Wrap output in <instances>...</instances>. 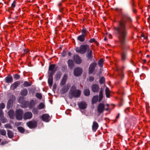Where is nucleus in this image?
Returning a JSON list of instances; mask_svg holds the SVG:
<instances>
[{"mask_svg":"<svg viewBox=\"0 0 150 150\" xmlns=\"http://www.w3.org/2000/svg\"><path fill=\"white\" fill-rule=\"evenodd\" d=\"M121 18L117 21V24L114 26L113 34L119 39L121 44L122 52L120 53L121 61L125 62L127 59V50L129 49V46L126 44V39L128 36V29L127 26V22L132 23L130 16L127 13H121Z\"/></svg>","mask_w":150,"mask_h":150,"instance_id":"f257e3e1","label":"nucleus"},{"mask_svg":"<svg viewBox=\"0 0 150 150\" xmlns=\"http://www.w3.org/2000/svg\"><path fill=\"white\" fill-rule=\"evenodd\" d=\"M81 93V91L77 90L76 87L73 86L69 90V98L70 99H71L73 97L78 98L80 96Z\"/></svg>","mask_w":150,"mask_h":150,"instance_id":"f03ea898","label":"nucleus"},{"mask_svg":"<svg viewBox=\"0 0 150 150\" xmlns=\"http://www.w3.org/2000/svg\"><path fill=\"white\" fill-rule=\"evenodd\" d=\"M103 89L102 88L99 92L98 96V95L94 96L91 100L92 104L93 105L96 104L98 101L100 102L103 99Z\"/></svg>","mask_w":150,"mask_h":150,"instance_id":"7ed1b4c3","label":"nucleus"},{"mask_svg":"<svg viewBox=\"0 0 150 150\" xmlns=\"http://www.w3.org/2000/svg\"><path fill=\"white\" fill-rule=\"evenodd\" d=\"M90 49L89 46L88 45H81L79 48L78 47H76L75 50L77 53H80L81 54H83Z\"/></svg>","mask_w":150,"mask_h":150,"instance_id":"20e7f679","label":"nucleus"},{"mask_svg":"<svg viewBox=\"0 0 150 150\" xmlns=\"http://www.w3.org/2000/svg\"><path fill=\"white\" fill-rule=\"evenodd\" d=\"M81 35L77 37V40L80 42H82L85 41V36L87 35L88 32L86 28H84L81 30Z\"/></svg>","mask_w":150,"mask_h":150,"instance_id":"39448f33","label":"nucleus"},{"mask_svg":"<svg viewBox=\"0 0 150 150\" xmlns=\"http://www.w3.org/2000/svg\"><path fill=\"white\" fill-rule=\"evenodd\" d=\"M23 111L21 109L17 110L16 112V117L18 120H21L23 118Z\"/></svg>","mask_w":150,"mask_h":150,"instance_id":"423d86ee","label":"nucleus"},{"mask_svg":"<svg viewBox=\"0 0 150 150\" xmlns=\"http://www.w3.org/2000/svg\"><path fill=\"white\" fill-rule=\"evenodd\" d=\"M26 125L30 129L35 128L37 126V122L36 121H30L26 123Z\"/></svg>","mask_w":150,"mask_h":150,"instance_id":"0eeeda50","label":"nucleus"},{"mask_svg":"<svg viewBox=\"0 0 150 150\" xmlns=\"http://www.w3.org/2000/svg\"><path fill=\"white\" fill-rule=\"evenodd\" d=\"M97 65V63L94 62L90 64L89 67L88 71V73L89 74H91L93 73Z\"/></svg>","mask_w":150,"mask_h":150,"instance_id":"6e6552de","label":"nucleus"},{"mask_svg":"<svg viewBox=\"0 0 150 150\" xmlns=\"http://www.w3.org/2000/svg\"><path fill=\"white\" fill-rule=\"evenodd\" d=\"M105 105L103 103H100L97 107V111L100 114L103 113L105 110Z\"/></svg>","mask_w":150,"mask_h":150,"instance_id":"1a4fd4ad","label":"nucleus"},{"mask_svg":"<svg viewBox=\"0 0 150 150\" xmlns=\"http://www.w3.org/2000/svg\"><path fill=\"white\" fill-rule=\"evenodd\" d=\"M82 73V70L80 67L75 68L74 71V76H80Z\"/></svg>","mask_w":150,"mask_h":150,"instance_id":"9d476101","label":"nucleus"},{"mask_svg":"<svg viewBox=\"0 0 150 150\" xmlns=\"http://www.w3.org/2000/svg\"><path fill=\"white\" fill-rule=\"evenodd\" d=\"M73 59L74 62L76 64H80L82 62V60L80 57L77 54L74 55Z\"/></svg>","mask_w":150,"mask_h":150,"instance_id":"9b49d317","label":"nucleus"},{"mask_svg":"<svg viewBox=\"0 0 150 150\" xmlns=\"http://www.w3.org/2000/svg\"><path fill=\"white\" fill-rule=\"evenodd\" d=\"M79 108L81 110H83L86 109L87 106V103L84 101H81L78 103Z\"/></svg>","mask_w":150,"mask_h":150,"instance_id":"f8f14e48","label":"nucleus"},{"mask_svg":"<svg viewBox=\"0 0 150 150\" xmlns=\"http://www.w3.org/2000/svg\"><path fill=\"white\" fill-rule=\"evenodd\" d=\"M21 83L22 82H21L20 81H18L14 82L11 86V89L12 90H14L17 88L18 86H19Z\"/></svg>","mask_w":150,"mask_h":150,"instance_id":"ddd939ff","label":"nucleus"},{"mask_svg":"<svg viewBox=\"0 0 150 150\" xmlns=\"http://www.w3.org/2000/svg\"><path fill=\"white\" fill-rule=\"evenodd\" d=\"M33 114L31 112H25L23 115V118L24 119L26 120L31 118Z\"/></svg>","mask_w":150,"mask_h":150,"instance_id":"4468645a","label":"nucleus"},{"mask_svg":"<svg viewBox=\"0 0 150 150\" xmlns=\"http://www.w3.org/2000/svg\"><path fill=\"white\" fill-rule=\"evenodd\" d=\"M67 74H64L62 77L60 83V84L61 86H63L65 84L67 80Z\"/></svg>","mask_w":150,"mask_h":150,"instance_id":"2eb2a0df","label":"nucleus"},{"mask_svg":"<svg viewBox=\"0 0 150 150\" xmlns=\"http://www.w3.org/2000/svg\"><path fill=\"white\" fill-rule=\"evenodd\" d=\"M86 57L88 60L92 61L93 57V52L90 49L87 52Z\"/></svg>","mask_w":150,"mask_h":150,"instance_id":"dca6fc26","label":"nucleus"},{"mask_svg":"<svg viewBox=\"0 0 150 150\" xmlns=\"http://www.w3.org/2000/svg\"><path fill=\"white\" fill-rule=\"evenodd\" d=\"M91 90L93 92L96 93L98 92L99 89V87L98 85L93 84L91 86Z\"/></svg>","mask_w":150,"mask_h":150,"instance_id":"f3484780","label":"nucleus"},{"mask_svg":"<svg viewBox=\"0 0 150 150\" xmlns=\"http://www.w3.org/2000/svg\"><path fill=\"white\" fill-rule=\"evenodd\" d=\"M50 116L48 114H44L42 115V120L45 122H48L50 121Z\"/></svg>","mask_w":150,"mask_h":150,"instance_id":"a211bd4d","label":"nucleus"},{"mask_svg":"<svg viewBox=\"0 0 150 150\" xmlns=\"http://www.w3.org/2000/svg\"><path fill=\"white\" fill-rule=\"evenodd\" d=\"M69 87L68 85L64 86L60 90L61 93L64 94L66 93L69 90Z\"/></svg>","mask_w":150,"mask_h":150,"instance_id":"6ab92c4d","label":"nucleus"},{"mask_svg":"<svg viewBox=\"0 0 150 150\" xmlns=\"http://www.w3.org/2000/svg\"><path fill=\"white\" fill-rule=\"evenodd\" d=\"M19 102L21 104V107L22 108H27L28 106V103L27 102L24 101L23 100H19Z\"/></svg>","mask_w":150,"mask_h":150,"instance_id":"aec40b11","label":"nucleus"},{"mask_svg":"<svg viewBox=\"0 0 150 150\" xmlns=\"http://www.w3.org/2000/svg\"><path fill=\"white\" fill-rule=\"evenodd\" d=\"M99 125L98 124L96 121H94L92 125V129L93 132H95L97 129Z\"/></svg>","mask_w":150,"mask_h":150,"instance_id":"412c9836","label":"nucleus"},{"mask_svg":"<svg viewBox=\"0 0 150 150\" xmlns=\"http://www.w3.org/2000/svg\"><path fill=\"white\" fill-rule=\"evenodd\" d=\"M6 82L8 83H11L13 82V78L11 75H8L5 78Z\"/></svg>","mask_w":150,"mask_h":150,"instance_id":"4be33fe9","label":"nucleus"},{"mask_svg":"<svg viewBox=\"0 0 150 150\" xmlns=\"http://www.w3.org/2000/svg\"><path fill=\"white\" fill-rule=\"evenodd\" d=\"M68 66L70 69H72L74 66V62L72 59H69L68 60Z\"/></svg>","mask_w":150,"mask_h":150,"instance_id":"5701e85b","label":"nucleus"},{"mask_svg":"<svg viewBox=\"0 0 150 150\" xmlns=\"http://www.w3.org/2000/svg\"><path fill=\"white\" fill-rule=\"evenodd\" d=\"M55 66L56 65L54 64L50 65L49 67L48 71H54L55 70V71H56L57 70L58 67H57L56 68H55Z\"/></svg>","mask_w":150,"mask_h":150,"instance_id":"b1692460","label":"nucleus"},{"mask_svg":"<svg viewBox=\"0 0 150 150\" xmlns=\"http://www.w3.org/2000/svg\"><path fill=\"white\" fill-rule=\"evenodd\" d=\"M62 75V73L60 71L57 72L55 76L54 79L56 81L59 80L61 78Z\"/></svg>","mask_w":150,"mask_h":150,"instance_id":"393cba45","label":"nucleus"},{"mask_svg":"<svg viewBox=\"0 0 150 150\" xmlns=\"http://www.w3.org/2000/svg\"><path fill=\"white\" fill-rule=\"evenodd\" d=\"M28 93L27 89L26 88H24L21 91L20 95L22 96H25L27 95Z\"/></svg>","mask_w":150,"mask_h":150,"instance_id":"a878e982","label":"nucleus"},{"mask_svg":"<svg viewBox=\"0 0 150 150\" xmlns=\"http://www.w3.org/2000/svg\"><path fill=\"white\" fill-rule=\"evenodd\" d=\"M8 115L10 119H13L14 118V112L13 110H10L8 112Z\"/></svg>","mask_w":150,"mask_h":150,"instance_id":"bb28decb","label":"nucleus"},{"mask_svg":"<svg viewBox=\"0 0 150 150\" xmlns=\"http://www.w3.org/2000/svg\"><path fill=\"white\" fill-rule=\"evenodd\" d=\"M7 135L8 137L9 138H12L14 136L13 132L9 130H7Z\"/></svg>","mask_w":150,"mask_h":150,"instance_id":"cd10ccee","label":"nucleus"},{"mask_svg":"<svg viewBox=\"0 0 150 150\" xmlns=\"http://www.w3.org/2000/svg\"><path fill=\"white\" fill-rule=\"evenodd\" d=\"M31 85V84H30L27 81H25L23 83L21 84V86L22 88H23V87H27Z\"/></svg>","mask_w":150,"mask_h":150,"instance_id":"c85d7f7f","label":"nucleus"},{"mask_svg":"<svg viewBox=\"0 0 150 150\" xmlns=\"http://www.w3.org/2000/svg\"><path fill=\"white\" fill-rule=\"evenodd\" d=\"M84 94L85 96H88L90 95V91L88 88L85 89L83 91Z\"/></svg>","mask_w":150,"mask_h":150,"instance_id":"c756f323","label":"nucleus"},{"mask_svg":"<svg viewBox=\"0 0 150 150\" xmlns=\"http://www.w3.org/2000/svg\"><path fill=\"white\" fill-rule=\"evenodd\" d=\"M53 78L49 77L48 80V83L49 84V86L50 87H51L52 86L53 83Z\"/></svg>","mask_w":150,"mask_h":150,"instance_id":"7c9ffc66","label":"nucleus"},{"mask_svg":"<svg viewBox=\"0 0 150 150\" xmlns=\"http://www.w3.org/2000/svg\"><path fill=\"white\" fill-rule=\"evenodd\" d=\"M110 90L109 88L108 87H106L105 89V93L107 98H109L110 97Z\"/></svg>","mask_w":150,"mask_h":150,"instance_id":"2f4dec72","label":"nucleus"},{"mask_svg":"<svg viewBox=\"0 0 150 150\" xmlns=\"http://www.w3.org/2000/svg\"><path fill=\"white\" fill-rule=\"evenodd\" d=\"M134 0H131V1L129 2V3L131 4H132V9L134 13H136L137 12V10L136 9H134L133 8V7L134 6H135V5L134 4Z\"/></svg>","mask_w":150,"mask_h":150,"instance_id":"473e14b6","label":"nucleus"},{"mask_svg":"<svg viewBox=\"0 0 150 150\" xmlns=\"http://www.w3.org/2000/svg\"><path fill=\"white\" fill-rule=\"evenodd\" d=\"M104 62V59H100L98 62V64L99 66L101 67H102L103 66V64Z\"/></svg>","mask_w":150,"mask_h":150,"instance_id":"72a5a7b5","label":"nucleus"},{"mask_svg":"<svg viewBox=\"0 0 150 150\" xmlns=\"http://www.w3.org/2000/svg\"><path fill=\"white\" fill-rule=\"evenodd\" d=\"M56 71L55 70L54 71H48V73L49 77L53 78V76Z\"/></svg>","mask_w":150,"mask_h":150,"instance_id":"f704fd0d","label":"nucleus"},{"mask_svg":"<svg viewBox=\"0 0 150 150\" xmlns=\"http://www.w3.org/2000/svg\"><path fill=\"white\" fill-rule=\"evenodd\" d=\"M17 129L21 133H23L25 132L24 129L22 127H18Z\"/></svg>","mask_w":150,"mask_h":150,"instance_id":"c9c22d12","label":"nucleus"},{"mask_svg":"<svg viewBox=\"0 0 150 150\" xmlns=\"http://www.w3.org/2000/svg\"><path fill=\"white\" fill-rule=\"evenodd\" d=\"M12 100H9L7 102V108L8 109H9L12 106V104L11 103Z\"/></svg>","mask_w":150,"mask_h":150,"instance_id":"e433bc0d","label":"nucleus"},{"mask_svg":"<svg viewBox=\"0 0 150 150\" xmlns=\"http://www.w3.org/2000/svg\"><path fill=\"white\" fill-rule=\"evenodd\" d=\"M35 105V104L34 103V101L33 100H31L28 105L29 107L30 108H32L33 107V106Z\"/></svg>","mask_w":150,"mask_h":150,"instance_id":"4c0bfd02","label":"nucleus"},{"mask_svg":"<svg viewBox=\"0 0 150 150\" xmlns=\"http://www.w3.org/2000/svg\"><path fill=\"white\" fill-rule=\"evenodd\" d=\"M1 117L0 120L2 123H4L7 122V119L5 117H2V116Z\"/></svg>","mask_w":150,"mask_h":150,"instance_id":"58836bf2","label":"nucleus"},{"mask_svg":"<svg viewBox=\"0 0 150 150\" xmlns=\"http://www.w3.org/2000/svg\"><path fill=\"white\" fill-rule=\"evenodd\" d=\"M45 107V105L42 103H41L38 106V108L39 109H41Z\"/></svg>","mask_w":150,"mask_h":150,"instance_id":"ea45409f","label":"nucleus"},{"mask_svg":"<svg viewBox=\"0 0 150 150\" xmlns=\"http://www.w3.org/2000/svg\"><path fill=\"white\" fill-rule=\"evenodd\" d=\"M0 133L2 135L5 136L6 135V131L4 129H0Z\"/></svg>","mask_w":150,"mask_h":150,"instance_id":"a19ab883","label":"nucleus"},{"mask_svg":"<svg viewBox=\"0 0 150 150\" xmlns=\"http://www.w3.org/2000/svg\"><path fill=\"white\" fill-rule=\"evenodd\" d=\"M35 96L40 99H41L42 98V94L38 93H36L35 94Z\"/></svg>","mask_w":150,"mask_h":150,"instance_id":"79ce46f5","label":"nucleus"},{"mask_svg":"<svg viewBox=\"0 0 150 150\" xmlns=\"http://www.w3.org/2000/svg\"><path fill=\"white\" fill-rule=\"evenodd\" d=\"M105 82V79L104 77H102L99 79V83L100 84H102Z\"/></svg>","mask_w":150,"mask_h":150,"instance_id":"37998d69","label":"nucleus"},{"mask_svg":"<svg viewBox=\"0 0 150 150\" xmlns=\"http://www.w3.org/2000/svg\"><path fill=\"white\" fill-rule=\"evenodd\" d=\"M32 112L34 114H37L38 113V109L35 108H33Z\"/></svg>","mask_w":150,"mask_h":150,"instance_id":"c03bdc74","label":"nucleus"},{"mask_svg":"<svg viewBox=\"0 0 150 150\" xmlns=\"http://www.w3.org/2000/svg\"><path fill=\"white\" fill-rule=\"evenodd\" d=\"M14 78L16 80H18L20 78V75L17 74H15L13 75Z\"/></svg>","mask_w":150,"mask_h":150,"instance_id":"a18cd8bd","label":"nucleus"},{"mask_svg":"<svg viewBox=\"0 0 150 150\" xmlns=\"http://www.w3.org/2000/svg\"><path fill=\"white\" fill-rule=\"evenodd\" d=\"M16 1H13V3L11 5V7H10L9 8V9L12 8V9H13L14 8H15L16 6Z\"/></svg>","mask_w":150,"mask_h":150,"instance_id":"49530a36","label":"nucleus"},{"mask_svg":"<svg viewBox=\"0 0 150 150\" xmlns=\"http://www.w3.org/2000/svg\"><path fill=\"white\" fill-rule=\"evenodd\" d=\"M4 127L6 128H9L11 129L12 127L9 124H7L4 125Z\"/></svg>","mask_w":150,"mask_h":150,"instance_id":"de8ad7c7","label":"nucleus"},{"mask_svg":"<svg viewBox=\"0 0 150 150\" xmlns=\"http://www.w3.org/2000/svg\"><path fill=\"white\" fill-rule=\"evenodd\" d=\"M94 79V77L93 76H90L89 77V81L91 82L93 81Z\"/></svg>","mask_w":150,"mask_h":150,"instance_id":"09e8293b","label":"nucleus"},{"mask_svg":"<svg viewBox=\"0 0 150 150\" xmlns=\"http://www.w3.org/2000/svg\"><path fill=\"white\" fill-rule=\"evenodd\" d=\"M93 42H94L96 43H97L98 44V43L96 41L95 39L94 38H91L89 41L90 43H92Z\"/></svg>","mask_w":150,"mask_h":150,"instance_id":"8fccbe9b","label":"nucleus"},{"mask_svg":"<svg viewBox=\"0 0 150 150\" xmlns=\"http://www.w3.org/2000/svg\"><path fill=\"white\" fill-rule=\"evenodd\" d=\"M5 107V105L3 103H2L0 104V109H2Z\"/></svg>","mask_w":150,"mask_h":150,"instance_id":"3c124183","label":"nucleus"},{"mask_svg":"<svg viewBox=\"0 0 150 150\" xmlns=\"http://www.w3.org/2000/svg\"><path fill=\"white\" fill-rule=\"evenodd\" d=\"M67 66L66 65H64L62 67V71H65L67 69Z\"/></svg>","mask_w":150,"mask_h":150,"instance_id":"603ef678","label":"nucleus"},{"mask_svg":"<svg viewBox=\"0 0 150 150\" xmlns=\"http://www.w3.org/2000/svg\"><path fill=\"white\" fill-rule=\"evenodd\" d=\"M66 52L64 50L62 53V55L63 57L66 56Z\"/></svg>","mask_w":150,"mask_h":150,"instance_id":"864d4df0","label":"nucleus"},{"mask_svg":"<svg viewBox=\"0 0 150 150\" xmlns=\"http://www.w3.org/2000/svg\"><path fill=\"white\" fill-rule=\"evenodd\" d=\"M4 113L3 112L2 110L1 109H0V117L3 116Z\"/></svg>","mask_w":150,"mask_h":150,"instance_id":"5fc2aeb1","label":"nucleus"},{"mask_svg":"<svg viewBox=\"0 0 150 150\" xmlns=\"http://www.w3.org/2000/svg\"><path fill=\"white\" fill-rule=\"evenodd\" d=\"M6 143H7V142L6 141H3L1 143L0 145H3L5 144H6Z\"/></svg>","mask_w":150,"mask_h":150,"instance_id":"6e6d98bb","label":"nucleus"},{"mask_svg":"<svg viewBox=\"0 0 150 150\" xmlns=\"http://www.w3.org/2000/svg\"><path fill=\"white\" fill-rule=\"evenodd\" d=\"M29 52V50H28V49H26V50H24V52L25 53H28V52Z\"/></svg>","mask_w":150,"mask_h":150,"instance_id":"4d7b16f0","label":"nucleus"},{"mask_svg":"<svg viewBox=\"0 0 150 150\" xmlns=\"http://www.w3.org/2000/svg\"><path fill=\"white\" fill-rule=\"evenodd\" d=\"M115 10L116 11H122V9H118V8H115Z\"/></svg>","mask_w":150,"mask_h":150,"instance_id":"13d9d810","label":"nucleus"},{"mask_svg":"<svg viewBox=\"0 0 150 150\" xmlns=\"http://www.w3.org/2000/svg\"><path fill=\"white\" fill-rule=\"evenodd\" d=\"M120 115V114L119 113H118V115L116 117V119L115 120V121H116V119H117L119 117Z\"/></svg>","mask_w":150,"mask_h":150,"instance_id":"bf43d9fd","label":"nucleus"},{"mask_svg":"<svg viewBox=\"0 0 150 150\" xmlns=\"http://www.w3.org/2000/svg\"><path fill=\"white\" fill-rule=\"evenodd\" d=\"M68 55H69V56H70L71 55V52H68Z\"/></svg>","mask_w":150,"mask_h":150,"instance_id":"052dcab7","label":"nucleus"},{"mask_svg":"<svg viewBox=\"0 0 150 150\" xmlns=\"http://www.w3.org/2000/svg\"><path fill=\"white\" fill-rule=\"evenodd\" d=\"M63 10V9L62 8H60L59 9V11L60 12H62V11Z\"/></svg>","mask_w":150,"mask_h":150,"instance_id":"680f3d73","label":"nucleus"},{"mask_svg":"<svg viewBox=\"0 0 150 150\" xmlns=\"http://www.w3.org/2000/svg\"><path fill=\"white\" fill-rule=\"evenodd\" d=\"M109 38H112V36L110 34H109Z\"/></svg>","mask_w":150,"mask_h":150,"instance_id":"e2e57ef3","label":"nucleus"},{"mask_svg":"<svg viewBox=\"0 0 150 150\" xmlns=\"http://www.w3.org/2000/svg\"><path fill=\"white\" fill-rule=\"evenodd\" d=\"M143 61L144 63H146V60L145 59H144L143 60Z\"/></svg>","mask_w":150,"mask_h":150,"instance_id":"0e129e2a","label":"nucleus"},{"mask_svg":"<svg viewBox=\"0 0 150 150\" xmlns=\"http://www.w3.org/2000/svg\"><path fill=\"white\" fill-rule=\"evenodd\" d=\"M105 110H106V111H108V110H109V108L108 107L107 108H105Z\"/></svg>","mask_w":150,"mask_h":150,"instance_id":"69168bd1","label":"nucleus"},{"mask_svg":"<svg viewBox=\"0 0 150 150\" xmlns=\"http://www.w3.org/2000/svg\"><path fill=\"white\" fill-rule=\"evenodd\" d=\"M144 39L147 40V39L148 38H147V37L144 36Z\"/></svg>","mask_w":150,"mask_h":150,"instance_id":"338daca9","label":"nucleus"},{"mask_svg":"<svg viewBox=\"0 0 150 150\" xmlns=\"http://www.w3.org/2000/svg\"><path fill=\"white\" fill-rule=\"evenodd\" d=\"M58 6H61V3H59L58 4Z\"/></svg>","mask_w":150,"mask_h":150,"instance_id":"774afa93","label":"nucleus"}]
</instances>
